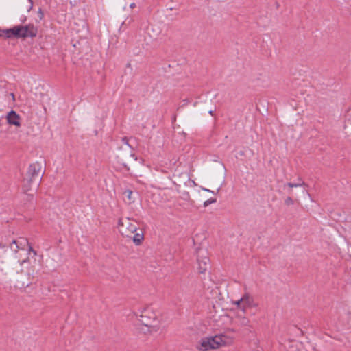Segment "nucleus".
Returning <instances> with one entry per match:
<instances>
[{"label":"nucleus","instance_id":"1","mask_svg":"<svg viewBox=\"0 0 351 351\" xmlns=\"http://www.w3.org/2000/svg\"><path fill=\"white\" fill-rule=\"evenodd\" d=\"M138 319L143 325L141 332L145 335H151L161 330L162 316L154 304L143 306L140 311Z\"/></svg>","mask_w":351,"mask_h":351},{"label":"nucleus","instance_id":"2","mask_svg":"<svg viewBox=\"0 0 351 351\" xmlns=\"http://www.w3.org/2000/svg\"><path fill=\"white\" fill-rule=\"evenodd\" d=\"M38 33V29L33 24L26 25H16L9 29L8 38H34Z\"/></svg>","mask_w":351,"mask_h":351},{"label":"nucleus","instance_id":"3","mask_svg":"<svg viewBox=\"0 0 351 351\" xmlns=\"http://www.w3.org/2000/svg\"><path fill=\"white\" fill-rule=\"evenodd\" d=\"M10 248L13 250L16 254V258L18 260L19 263V267H21L24 264H29V255L31 253H33L34 256H36V252L33 250V248L29 245V249L27 250L20 248L16 243V241L14 240L10 244ZM17 273L23 272V269L21 268H16Z\"/></svg>","mask_w":351,"mask_h":351},{"label":"nucleus","instance_id":"4","mask_svg":"<svg viewBox=\"0 0 351 351\" xmlns=\"http://www.w3.org/2000/svg\"><path fill=\"white\" fill-rule=\"evenodd\" d=\"M42 170L43 164L38 161L29 166L27 177L23 179V189L25 192H27L31 190L32 184L34 182L36 177L38 176Z\"/></svg>","mask_w":351,"mask_h":351},{"label":"nucleus","instance_id":"5","mask_svg":"<svg viewBox=\"0 0 351 351\" xmlns=\"http://www.w3.org/2000/svg\"><path fill=\"white\" fill-rule=\"evenodd\" d=\"M118 228L122 236L130 239L138 229L134 221L129 217L120 218L118 221Z\"/></svg>","mask_w":351,"mask_h":351},{"label":"nucleus","instance_id":"6","mask_svg":"<svg viewBox=\"0 0 351 351\" xmlns=\"http://www.w3.org/2000/svg\"><path fill=\"white\" fill-rule=\"evenodd\" d=\"M232 304L237 306V308L241 311L244 314L250 309L256 308L258 304L254 298L249 293H245L239 300L232 301Z\"/></svg>","mask_w":351,"mask_h":351},{"label":"nucleus","instance_id":"7","mask_svg":"<svg viewBox=\"0 0 351 351\" xmlns=\"http://www.w3.org/2000/svg\"><path fill=\"white\" fill-rule=\"evenodd\" d=\"M219 348L220 346L216 335L202 338L196 346V349L198 351H210Z\"/></svg>","mask_w":351,"mask_h":351},{"label":"nucleus","instance_id":"8","mask_svg":"<svg viewBox=\"0 0 351 351\" xmlns=\"http://www.w3.org/2000/svg\"><path fill=\"white\" fill-rule=\"evenodd\" d=\"M198 267L197 269L199 273L203 274L207 269L208 265V258L207 257L205 252H199L197 258Z\"/></svg>","mask_w":351,"mask_h":351},{"label":"nucleus","instance_id":"9","mask_svg":"<svg viewBox=\"0 0 351 351\" xmlns=\"http://www.w3.org/2000/svg\"><path fill=\"white\" fill-rule=\"evenodd\" d=\"M7 123L10 125H14L16 128L21 126V118L14 110H10L5 116Z\"/></svg>","mask_w":351,"mask_h":351},{"label":"nucleus","instance_id":"10","mask_svg":"<svg viewBox=\"0 0 351 351\" xmlns=\"http://www.w3.org/2000/svg\"><path fill=\"white\" fill-rule=\"evenodd\" d=\"M216 336L218 339L220 348L230 346L234 342V337L226 333H221Z\"/></svg>","mask_w":351,"mask_h":351},{"label":"nucleus","instance_id":"11","mask_svg":"<svg viewBox=\"0 0 351 351\" xmlns=\"http://www.w3.org/2000/svg\"><path fill=\"white\" fill-rule=\"evenodd\" d=\"M305 185H306L305 182L304 181L300 180L299 182L295 184L291 183V182L286 183L284 184L283 187H284V189H287L288 193H291V189L301 187V186H304Z\"/></svg>","mask_w":351,"mask_h":351},{"label":"nucleus","instance_id":"12","mask_svg":"<svg viewBox=\"0 0 351 351\" xmlns=\"http://www.w3.org/2000/svg\"><path fill=\"white\" fill-rule=\"evenodd\" d=\"M135 234L132 236V241L136 245H140L143 241L144 236L143 233L134 232Z\"/></svg>","mask_w":351,"mask_h":351},{"label":"nucleus","instance_id":"13","mask_svg":"<svg viewBox=\"0 0 351 351\" xmlns=\"http://www.w3.org/2000/svg\"><path fill=\"white\" fill-rule=\"evenodd\" d=\"M175 184H176L178 186V189H177V191L179 193H181L182 194V197L185 199V200H189L190 199V195L189 193V192H186V191H181V184L180 183H177L176 182H174Z\"/></svg>","mask_w":351,"mask_h":351},{"label":"nucleus","instance_id":"14","mask_svg":"<svg viewBox=\"0 0 351 351\" xmlns=\"http://www.w3.org/2000/svg\"><path fill=\"white\" fill-rule=\"evenodd\" d=\"M124 194L125 195V196L128 200V204H132V203L134 202V199L133 197V193L131 190H126L124 192Z\"/></svg>","mask_w":351,"mask_h":351},{"label":"nucleus","instance_id":"15","mask_svg":"<svg viewBox=\"0 0 351 351\" xmlns=\"http://www.w3.org/2000/svg\"><path fill=\"white\" fill-rule=\"evenodd\" d=\"M33 6V3L31 0H25V5L23 7V10L29 12Z\"/></svg>","mask_w":351,"mask_h":351},{"label":"nucleus","instance_id":"16","mask_svg":"<svg viewBox=\"0 0 351 351\" xmlns=\"http://www.w3.org/2000/svg\"><path fill=\"white\" fill-rule=\"evenodd\" d=\"M294 204V201L293 200V199L291 197H287L285 199V204L286 206H292Z\"/></svg>","mask_w":351,"mask_h":351},{"label":"nucleus","instance_id":"17","mask_svg":"<svg viewBox=\"0 0 351 351\" xmlns=\"http://www.w3.org/2000/svg\"><path fill=\"white\" fill-rule=\"evenodd\" d=\"M240 319L242 325L247 326L250 323V320L245 316L240 317Z\"/></svg>","mask_w":351,"mask_h":351},{"label":"nucleus","instance_id":"18","mask_svg":"<svg viewBox=\"0 0 351 351\" xmlns=\"http://www.w3.org/2000/svg\"><path fill=\"white\" fill-rule=\"evenodd\" d=\"M9 29H0V37H5L6 38H8V34Z\"/></svg>","mask_w":351,"mask_h":351},{"label":"nucleus","instance_id":"19","mask_svg":"<svg viewBox=\"0 0 351 351\" xmlns=\"http://www.w3.org/2000/svg\"><path fill=\"white\" fill-rule=\"evenodd\" d=\"M216 202V199H209L204 202V206L205 207L208 206L209 204Z\"/></svg>","mask_w":351,"mask_h":351},{"label":"nucleus","instance_id":"20","mask_svg":"<svg viewBox=\"0 0 351 351\" xmlns=\"http://www.w3.org/2000/svg\"><path fill=\"white\" fill-rule=\"evenodd\" d=\"M185 178L186 180V182H185V184H193V185H196L195 182L191 180L188 176H185Z\"/></svg>","mask_w":351,"mask_h":351},{"label":"nucleus","instance_id":"21","mask_svg":"<svg viewBox=\"0 0 351 351\" xmlns=\"http://www.w3.org/2000/svg\"><path fill=\"white\" fill-rule=\"evenodd\" d=\"M202 189L203 191H208V192H210V193H212L215 194V192H214V191H210V190H209V189H206V188H203V187H202Z\"/></svg>","mask_w":351,"mask_h":351},{"label":"nucleus","instance_id":"22","mask_svg":"<svg viewBox=\"0 0 351 351\" xmlns=\"http://www.w3.org/2000/svg\"><path fill=\"white\" fill-rule=\"evenodd\" d=\"M10 96H11L12 100L14 101L15 100V97H14V93H10Z\"/></svg>","mask_w":351,"mask_h":351},{"label":"nucleus","instance_id":"23","mask_svg":"<svg viewBox=\"0 0 351 351\" xmlns=\"http://www.w3.org/2000/svg\"><path fill=\"white\" fill-rule=\"evenodd\" d=\"M130 7L131 8H134L135 7V3H131V4H130Z\"/></svg>","mask_w":351,"mask_h":351}]
</instances>
